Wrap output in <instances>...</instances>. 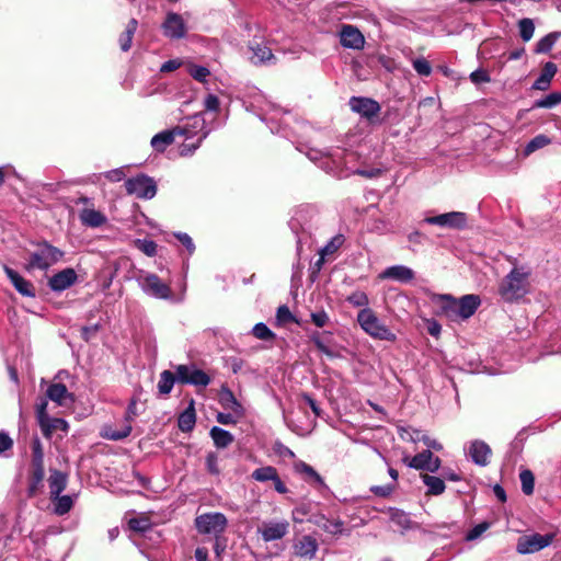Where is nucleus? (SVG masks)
<instances>
[{"instance_id": "nucleus-1", "label": "nucleus", "mask_w": 561, "mask_h": 561, "mask_svg": "<svg viewBox=\"0 0 561 561\" xmlns=\"http://www.w3.org/2000/svg\"><path fill=\"white\" fill-rule=\"evenodd\" d=\"M319 213L312 205H301L294 210L288 222L290 230L297 237V250L307 243L318 228Z\"/></svg>"}, {"instance_id": "nucleus-2", "label": "nucleus", "mask_w": 561, "mask_h": 561, "mask_svg": "<svg viewBox=\"0 0 561 561\" xmlns=\"http://www.w3.org/2000/svg\"><path fill=\"white\" fill-rule=\"evenodd\" d=\"M35 248L27 253V260L24 270L28 273L39 270L47 271L58 263L65 255L64 251L54 247L48 241L34 243Z\"/></svg>"}, {"instance_id": "nucleus-3", "label": "nucleus", "mask_w": 561, "mask_h": 561, "mask_svg": "<svg viewBox=\"0 0 561 561\" xmlns=\"http://www.w3.org/2000/svg\"><path fill=\"white\" fill-rule=\"evenodd\" d=\"M245 104V110L255 114L262 122L266 123L273 134H282L280 124L277 123V117L280 113H285L275 103L268 101L261 92H255L249 103Z\"/></svg>"}, {"instance_id": "nucleus-4", "label": "nucleus", "mask_w": 561, "mask_h": 561, "mask_svg": "<svg viewBox=\"0 0 561 561\" xmlns=\"http://www.w3.org/2000/svg\"><path fill=\"white\" fill-rule=\"evenodd\" d=\"M529 272L524 267H514L500 283L499 294L506 302H514L523 298L528 289Z\"/></svg>"}, {"instance_id": "nucleus-5", "label": "nucleus", "mask_w": 561, "mask_h": 561, "mask_svg": "<svg viewBox=\"0 0 561 561\" xmlns=\"http://www.w3.org/2000/svg\"><path fill=\"white\" fill-rule=\"evenodd\" d=\"M357 322L362 330L373 339L388 342L397 340V335L370 308H364L357 313Z\"/></svg>"}, {"instance_id": "nucleus-6", "label": "nucleus", "mask_w": 561, "mask_h": 561, "mask_svg": "<svg viewBox=\"0 0 561 561\" xmlns=\"http://www.w3.org/2000/svg\"><path fill=\"white\" fill-rule=\"evenodd\" d=\"M194 525L198 534L209 535L219 539L227 529L228 519L220 512H209L197 515Z\"/></svg>"}, {"instance_id": "nucleus-7", "label": "nucleus", "mask_w": 561, "mask_h": 561, "mask_svg": "<svg viewBox=\"0 0 561 561\" xmlns=\"http://www.w3.org/2000/svg\"><path fill=\"white\" fill-rule=\"evenodd\" d=\"M137 402L138 399L136 397L130 399L124 415L125 424L121 428L105 425L101 430V436L105 439L114 442L123 440L128 437L133 430L131 423L139 415L137 410Z\"/></svg>"}, {"instance_id": "nucleus-8", "label": "nucleus", "mask_w": 561, "mask_h": 561, "mask_svg": "<svg viewBox=\"0 0 561 561\" xmlns=\"http://www.w3.org/2000/svg\"><path fill=\"white\" fill-rule=\"evenodd\" d=\"M125 188L128 195L140 199H151L157 194L154 180L146 174H138L125 181Z\"/></svg>"}, {"instance_id": "nucleus-9", "label": "nucleus", "mask_w": 561, "mask_h": 561, "mask_svg": "<svg viewBox=\"0 0 561 561\" xmlns=\"http://www.w3.org/2000/svg\"><path fill=\"white\" fill-rule=\"evenodd\" d=\"M175 127L178 135L184 137L186 140H191L194 137L204 140L210 133V129L206 127V121L202 113L187 117L182 125Z\"/></svg>"}, {"instance_id": "nucleus-10", "label": "nucleus", "mask_w": 561, "mask_h": 561, "mask_svg": "<svg viewBox=\"0 0 561 561\" xmlns=\"http://www.w3.org/2000/svg\"><path fill=\"white\" fill-rule=\"evenodd\" d=\"M137 282L141 290L149 297L167 300L172 296L170 286L163 283L159 276L153 273L140 275Z\"/></svg>"}, {"instance_id": "nucleus-11", "label": "nucleus", "mask_w": 561, "mask_h": 561, "mask_svg": "<svg viewBox=\"0 0 561 561\" xmlns=\"http://www.w3.org/2000/svg\"><path fill=\"white\" fill-rule=\"evenodd\" d=\"M554 539V534L540 535L538 533L522 536L516 545L519 554H530L549 547Z\"/></svg>"}, {"instance_id": "nucleus-12", "label": "nucleus", "mask_w": 561, "mask_h": 561, "mask_svg": "<svg viewBox=\"0 0 561 561\" xmlns=\"http://www.w3.org/2000/svg\"><path fill=\"white\" fill-rule=\"evenodd\" d=\"M423 222L440 228L462 230L467 227L468 217L462 211H449L436 216H427L423 219Z\"/></svg>"}, {"instance_id": "nucleus-13", "label": "nucleus", "mask_w": 561, "mask_h": 561, "mask_svg": "<svg viewBox=\"0 0 561 561\" xmlns=\"http://www.w3.org/2000/svg\"><path fill=\"white\" fill-rule=\"evenodd\" d=\"M342 152L337 154L323 153L322 151L311 149L308 152V158L319 163V167L327 173L341 178L344 175L342 162L339 160Z\"/></svg>"}, {"instance_id": "nucleus-14", "label": "nucleus", "mask_w": 561, "mask_h": 561, "mask_svg": "<svg viewBox=\"0 0 561 561\" xmlns=\"http://www.w3.org/2000/svg\"><path fill=\"white\" fill-rule=\"evenodd\" d=\"M162 33L170 39H181L187 34V26L183 15L176 12H168L161 24Z\"/></svg>"}, {"instance_id": "nucleus-15", "label": "nucleus", "mask_w": 561, "mask_h": 561, "mask_svg": "<svg viewBox=\"0 0 561 561\" xmlns=\"http://www.w3.org/2000/svg\"><path fill=\"white\" fill-rule=\"evenodd\" d=\"M348 105L352 112L367 121H373L381 110L380 104L376 100L366 96H352Z\"/></svg>"}, {"instance_id": "nucleus-16", "label": "nucleus", "mask_w": 561, "mask_h": 561, "mask_svg": "<svg viewBox=\"0 0 561 561\" xmlns=\"http://www.w3.org/2000/svg\"><path fill=\"white\" fill-rule=\"evenodd\" d=\"M307 332L309 341L317 347V350L325 355L327 357L340 358L341 354L332 347V333L329 331H317V330H308L305 328Z\"/></svg>"}, {"instance_id": "nucleus-17", "label": "nucleus", "mask_w": 561, "mask_h": 561, "mask_svg": "<svg viewBox=\"0 0 561 561\" xmlns=\"http://www.w3.org/2000/svg\"><path fill=\"white\" fill-rule=\"evenodd\" d=\"M408 467L416 470H424L428 472H437L440 468L442 461L438 457L434 456L431 450H423L412 458H405Z\"/></svg>"}, {"instance_id": "nucleus-18", "label": "nucleus", "mask_w": 561, "mask_h": 561, "mask_svg": "<svg viewBox=\"0 0 561 561\" xmlns=\"http://www.w3.org/2000/svg\"><path fill=\"white\" fill-rule=\"evenodd\" d=\"M78 275L71 267L64 268L48 279L49 288L55 293H61L76 284Z\"/></svg>"}, {"instance_id": "nucleus-19", "label": "nucleus", "mask_w": 561, "mask_h": 561, "mask_svg": "<svg viewBox=\"0 0 561 561\" xmlns=\"http://www.w3.org/2000/svg\"><path fill=\"white\" fill-rule=\"evenodd\" d=\"M433 301L439 305L437 316L444 317L453 322H457L460 320L459 314L457 312V299L454 298L451 295H435L433 297Z\"/></svg>"}, {"instance_id": "nucleus-20", "label": "nucleus", "mask_w": 561, "mask_h": 561, "mask_svg": "<svg viewBox=\"0 0 561 561\" xmlns=\"http://www.w3.org/2000/svg\"><path fill=\"white\" fill-rule=\"evenodd\" d=\"M340 42L343 47L351 49H362L365 45L364 35L357 27L350 24L342 26Z\"/></svg>"}, {"instance_id": "nucleus-21", "label": "nucleus", "mask_w": 561, "mask_h": 561, "mask_svg": "<svg viewBox=\"0 0 561 561\" xmlns=\"http://www.w3.org/2000/svg\"><path fill=\"white\" fill-rule=\"evenodd\" d=\"M3 271L20 295L30 298H34L36 296L35 288L30 280L25 279L16 271L9 267L8 265L3 266Z\"/></svg>"}, {"instance_id": "nucleus-22", "label": "nucleus", "mask_w": 561, "mask_h": 561, "mask_svg": "<svg viewBox=\"0 0 561 561\" xmlns=\"http://www.w3.org/2000/svg\"><path fill=\"white\" fill-rule=\"evenodd\" d=\"M379 277L381 279H391L402 284H408L414 279L415 273L409 266L398 264L385 268L379 274Z\"/></svg>"}, {"instance_id": "nucleus-23", "label": "nucleus", "mask_w": 561, "mask_h": 561, "mask_svg": "<svg viewBox=\"0 0 561 561\" xmlns=\"http://www.w3.org/2000/svg\"><path fill=\"white\" fill-rule=\"evenodd\" d=\"M468 454L474 465L485 467L490 463L492 450L485 442L474 439L470 443Z\"/></svg>"}, {"instance_id": "nucleus-24", "label": "nucleus", "mask_w": 561, "mask_h": 561, "mask_svg": "<svg viewBox=\"0 0 561 561\" xmlns=\"http://www.w3.org/2000/svg\"><path fill=\"white\" fill-rule=\"evenodd\" d=\"M288 528L289 523L287 520L266 522L262 525L260 534L262 536V539L268 542L282 539L288 533Z\"/></svg>"}, {"instance_id": "nucleus-25", "label": "nucleus", "mask_w": 561, "mask_h": 561, "mask_svg": "<svg viewBox=\"0 0 561 561\" xmlns=\"http://www.w3.org/2000/svg\"><path fill=\"white\" fill-rule=\"evenodd\" d=\"M249 49L252 51L251 61L255 65L264 64L274 59L272 49L263 39H260L256 36L249 42Z\"/></svg>"}, {"instance_id": "nucleus-26", "label": "nucleus", "mask_w": 561, "mask_h": 561, "mask_svg": "<svg viewBox=\"0 0 561 561\" xmlns=\"http://www.w3.org/2000/svg\"><path fill=\"white\" fill-rule=\"evenodd\" d=\"M481 304L478 295H465L457 300V312L460 320H467L474 314Z\"/></svg>"}, {"instance_id": "nucleus-27", "label": "nucleus", "mask_w": 561, "mask_h": 561, "mask_svg": "<svg viewBox=\"0 0 561 561\" xmlns=\"http://www.w3.org/2000/svg\"><path fill=\"white\" fill-rule=\"evenodd\" d=\"M294 548L298 557L312 559L318 551V541L314 537L305 535L295 543Z\"/></svg>"}, {"instance_id": "nucleus-28", "label": "nucleus", "mask_w": 561, "mask_h": 561, "mask_svg": "<svg viewBox=\"0 0 561 561\" xmlns=\"http://www.w3.org/2000/svg\"><path fill=\"white\" fill-rule=\"evenodd\" d=\"M78 497L77 493L51 496L53 512L57 516H64L69 513Z\"/></svg>"}, {"instance_id": "nucleus-29", "label": "nucleus", "mask_w": 561, "mask_h": 561, "mask_svg": "<svg viewBox=\"0 0 561 561\" xmlns=\"http://www.w3.org/2000/svg\"><path fill=\"white\" fill-rule=\"evenodd\" d=\"M557 65L552 61H548L543 65L540 75L533 83V89L545 91L550 87L552 78L557 73Z\"/></svg>"}, {"instance_id": "nucleus-30", "label": "nucleus", "mask_w": 561, "mask_h": 561, "mask_svg": "<svg viewBox=\"0 0 561 561\" xmlns=\"http://www.w3.org/2000/svg\"><path fill=\"white\" fill-rule=\"evenodd\" d=\"M68 482V477L66 473L59 470H50V474L48 478V486L49 494L51 496H57L61 494V492L66 489Z\"/></svg>"}, {"instance_id": "nucleus-31", "label": "nucleus", "mask_w": 561, "mask_h": 561, "mask_svg": "<svg viewBox=\"0 0 561 561\" xmlns=\"http://www.w3.org/2000/svg\"><path fill=\"white\" fill-rule=\"evenodd\" d=\"M42 430V433L46 437H50L55 431H61L67 433L69 430V424L66 420L59 417H46L41 423H38Z\"/></svg>"}, {"instance_id": "nucleus-32", "label": "nucleus", "mask_w": 561, "mask_h": 561, "mask_svg": "<svg viewBox=\"0 0 561 561\" xmlns=\"http://www.w3.org/2000/svg\"><path fill=\"white\" fill-rule=\"evenodd\" d=\"M176 136H179L176 127L170 130H163L152 137L151 146L156 151L163 152L167 147L174 141Z\"/></svg>"}, {"instance_id": "nucleus-33", "label": "nucleus", "mask_w": 561, "mask_h": 561, "mask_svg": "<svg viewBox=\"0 0 561 561\" xmlns=\"http://www.w3.org/2000/svg\"><path fill=\"white\" fill-rule=\"evenodd\" d=\"M79 218L84 226L91 228H99L106 222V217L101 211L90 208L81 210Z\"/></svg>"}, {"instance_id": "nucleus-34", "label": "nucleus", "mask_w": 561, "mask_h": 561, "mask_svg": "<svg viewBox=\"0 0 561 561\" xmlns=\"http://www.w3.org/2000/svg\"><path fill=\"white\" fill-rule=\"evenodd\" d=\"M295 471L306 476V481L314 483L319 488H327L323 478L305 461L295 463Z\"/></svg>"}, {"instance_id": "nucleus-35", "label": "nucleus", "mask_w": 561, "mask_h": 561, "mask_svg": "<svg viewBox=\"0 0 561 561\" xmlns=\"http://www.w3.org/2000/svg\"><path fill=\"white\" fill-rule=\"evenodd\" d=\"M196 423V413L194 408V401L192 400L188 407L179 415L178 425L179 428L184 432H191Z\"/></svg>"}, {"instance_id": "nucleus-36", "label": "nucleus", "mask_w": 561, "mask_h": 561, "mask_svg": "<svg viewBox=\"0 0 561 561\" xmlns=\"http://www.w3.org/2000/svg\"><path fill=\"white\" fill-rule=\"evenodd\" d=\"M314 523L330 535H342L344 533V523L339 518L330 519L321 515Z\"/></svg>"}, {"instance_id": "nucleus-37", "label": "nucleus", "mask_w": 561, "mask_h": 561, "mask_svg": "<svg viewBox=\"0 0 561 561\" xmlns=\"http://www.w3.org/2000/svg\"><path fill=\"white\" fill-rule=\"evenodd\" d=\"M421 479L427 488V495H440L442 493H444L446 489L444 479L427 473L421 474Z\"/></svg>"}, {"instance_id": "nucleus-38", "label": "nucleus", "mask_w": 561, "mask_h": 561, "mask_svg": "<svg viewBox=\"0 0 561 561\" xmlns=\"http://www.w3.org/2000/svg\"><path fill=\"white\" fill-rule=\"evenodd\" d=\"M209 435L214 442V445L217 448H226L228 447L234 439L233 435L219 426H213L210 428Z\"/></svg>"}, {"instance_id": "nucleus-39", "label": "nucleus", "mask_w": 561, "mask_h": 561, "mask_svg": "<svg viewBox=\"0 0 561 561\" xmlns=\"http://www.w3.org/2000/svg\"><path fill=\"white\" fill-rule=\"evenodd\" d=\"M67 387L64 383H51L46 390V398L62 405L67 398H70Z\"/></svg>"}, {"instance_id": "nucleus-40", "label": "nucleus", "mask_w": 561, "mask_h": 561, "mask_svg": "<svg viewBox=\"0 0 561 561\" xmlns=\"http://www.w3.org/2000/svg\"><path fill=\"white\" fill-rule=\"evenodd\" d=\"M45 477L44 468H32L28 481L27 494L30 497L37 495L44 488L43 481Z\"/></svg>"}, {"instance_id": "nucleus-41", "label": "nucleus", "mask_w": 561, "mask_h": 561, "mask_svg": "<svg viewBox=\"0 0 561 561\" xmlns=\"http://www.w3.org/2000/svg\"><path fill=\"white\" fill-rule=\"evenodd\" d=\"M175 381H178L176 374L174 375L170 370H163L160 374V379L157 385L159 393L163 396L169 394L172 391Z\"/></svg>"}, {"instance_id": "nucleus-42", "label": "nucleus", "mask_w": 561, "mask_h": 561, "mask_svg": "<svg viewBox=\"0 0 561 561\" xmlns=\"http://www.w3.org/2000/svg\"><path fill=\"white\" fill-rule=\"evenodd\" d=\"M138 22L136 19H131L127 26L125 32L119 36V46L123 51H128L131 47L133 37L137 30Z\"/></svg>"}, {"instance_id": "nucleus-43", "label": "nucleus", "mask_w": 561, "mask_h": 561, "mask_svg": "<svg viewBox=\"0 0 561 561\" xmlns=\"http://www.w3.org/2000/svg\"><path fill=\"white\" fill-rule=\"evenodd\" d=\"M185 385H193L197 387H207L210 383V377L202 369L194 366L191 378L182 376Z\"/></svg>"}, {"instance_id": "nucleus-44", "label": "nucleus", "mask_w": 561, "mask_h": 561, "mask_svg": "<svg viewBox=\"0 0 561 561\" xmlns=\"http://www.w3.org/2000/svg\"><path fill=\"white\" fill-rule=\"evenodd\" d=\"M559 37H560V33H557V32L547 34L546 36H543L542 38H540L537 42L536 47H535V53L536 54L549 53L553 48V46L557 43Z\"/></svg>"}, {"instance_id": "nucleus-45", "label": "nucleus", "mask_w": 561, "mask_h": 561, "mask_svg": "<svg viewBox=\"0 0 561 561\" xmlns=\"http://www.w3.org/2000/svg\"><path fill=\"white\" fill-rule=\"evenodd\" d=\"M288 322H294L304 329L306 328L304 323L291 313L286 305L279 306L276 310V324L284 325Z\"/></svg>"}, {"instance_id": "nucleus-46", "label": "nucleus", "mask_w": 561, "mask_h": 561, "mask_svg": "<svg viewBox=\"0 0 561 561\" xmlns=\"http://www.w3.org/2000/svg\"><path fill=\"white\" fill-rule=\"evenodd\" d=\"M390 520L402 530L410 529L412 525L409 514L398 508L391 510Z\"/></svg>"}, {"instance_id": "nucleus-47", "label": "nucleus", "mask_w": 561, "mask_h": 561, "mask_svg": "<svg viewBox=\"0 0 561 561\" xmlns=\"http://www.w3.org/2000/svg\"><path fill=\"white\" fill-rule=\"evenodd\" d=\"M277 469L273 466H264L255 469L251 473V478L257 482L273 481L276 478Z\"/></svg>"}, {"instance_id": "nucleus-48", "label": "nucleus", "mask_w": 561, "mask_h": 561, "mask_svg": "<svg viewBox=\"0 0 561 561\" xmlns=\"http://www.w3.org/2000/svg\"><path fill=\"white\" fill-rule=\"evenodd\" d=\"M551 142L550 138L546 135L539 134L530 139L524 148V156H530L535 151L546 147Z\"/></svg>"}, {"instance_id": "nucleus-49", "label": "nucleus", "mask_w": 561, "mask_h": 561, "mask_svg": "<svg viewBox=\"0 0 561 561\" xmlns=\"http://www.w3.org/2000/svg\"><path fill=\"white\" fill-rule=\"evenodd\" d=\"M522 491L526 495H531L535 489V476L529 469H523L519 473Z\"/></svg>"}, {"instance_id": "nucleus-50", "label": "nucleus", "mask_w": 561, "mask_h": 561, "mask_svg": "<svg viewBox=\"0 0 561 561\" xmlns=\"http://www.w3.org/2000/svg\"><path fill=\"white\" fill-rule=\"evenodd\" d=\"M32 468H44V451L38 437L32 442Z\"/></svg>"}, {"instance_id": "nucleus-51", "label": "nucleus", "mask_w": 561, "mask_h": 561, "mask_svg": "<svg viewBox=\"0 0 561 561\" xmlns=\"http://www.w3.org/2000/svg\"><path fill=\"white\" fill-rule=\"evenodd\" d=\"M561 103V93L552 92L543 98L537 100L534 107L537 108H552Z\"/></svg>"}, {"instance_id": "nucleus-52", "label": "nucleus", "mask_w": 561, "mask_h": 561, "mask_svg": "<svg viewBox=\"0 0 561 561\" xmlns=\"http://www.w3.org/2000/svg\"><path fill=\"white\" fill-rule=\"evenodd\" d=\"M519 36L524 42H529L535 32V24L531 19L524 18L518 22Z\"/></svg>"}, {"instance_id": "nucleus-53", "label": "nucleus", "mask_w": 561, "mask_h": 561, "mask_svg": "<svg viewBox=\"0 0 561 561\" xmlns=\"http://www.w3.org/2000/svg\"><path fill=\"white\" fill-rule=\"evenodd\" d=\"M414 434H415V436H411V439L413 442H423L427 447L426 450L439 451L443 449V445L439 442L422 434L421 431H414Z\"/></svg>"}, {"instance_id": "nucleus-54", "label": "nucleus", "mask_w": 561, "mask_h": 561, "mask_svg": "<svg viewBox=\"0 0 561 561\" xmlns=\"http://www.w3.org/2000/svg\"><path fill=\"white\" fill-rule=\"evenodd\" d=\"M252 334L262 341H271L275 339V333L263 322H259L252 328Z\"/></svg>"}, {"instance_id": "nucleus-55", "label": "nucleus", "mask_w": 561, "mask_h": 561, "mask_svg": "<svg viewBox=\"0 0 561 561\" xmlns=\"http://www.w3.org/2000/svg\"><path fill=\"white\" fill-rule=\"evenodd\" d=\"M135 245L138 250L147 256H154L157 254V243L149 239H137Z\"/></svg>"}, {"instance_id": "nucleus-56", "label": "nucleus", "mask_w": 561, "mask_h": 561, "mask_svg": "<svg viewBox=\"0 0 561 561\" xmlns=\"http://www.w3.org/2000/svg\"><path fill=\"white\" fill-rule=\"evenodd\" d=\"M221 403L225 408L231 409L233 411H239L241 409V404L236 399L234 394L229 389H224L221 392Z\"/></svg>"}, {"instance_id": "nucleus-57", "label": "nucleus", "mask_w": 561, "mask_h": 561, "mask_svg": "<svg viewBox=\"0 0 561 561\" xmlns=\"http://www.w3.org/2000/svg\"><path fill=\"white\" fill-rule=\"evenodd\" d=\"M188 73L196 81L205 82L207 80V78L209 77L210 71L208 68H206L204 66L192 65L188 68Z\"/></svg>"}, {"instance_id": "nucleus-58", "label": "nucleus", "mask_w": 561, "mask_h": 561, "mask_svg": "<svg viewBox=\"0 0 561 561\" xmlns=\"http://www.w3.org/2000/svg\"><path fill=\"white\" fill-rule=\"evenodd\" d=\"M413 69L420 76L427 77L432 73L431 64L423 57L416 58L412 61Z\"/></svg>"}, {"instance_id": "nucleus-59", "label": "nucleus", "mask_w": 561, "mask_h": 561, "mask_svg": "<svg viewBox=\"0 0 561 561\" xmlns=\"http://www.w3.org/2000/svg\"><path fill=\"white\" fill-rule=\"evenodd\" d=\"M203 140L196 139L195 141L186 140L184 138V142L180 145L179 152L182 157L191 156L195 152L197 148L202 145Z\"/></svg>"}, {"instance_id": "nucleus-60", "label": "nucleus", "mask_w": 561, "mask_h": 561, "mask_svg": "<svg viewBox=\"0 0 561 561\" xmlns=\"http://www.w3.org/2000/svg\"><path fill=\"white\" fill-rule=\"evenodd\" d=\"M347 301L355 307H365V308H368L367 306L369 304L367 295L360 290H357V291H354L353 294H351L347 297Z\"/></svg>"}, {"instance_id": "nucleus-61", "label": "nucleus", "mask_w": 561, "mask_h": 561, "mask_svg": "<svg viewBox=\"0 0 561 561\" xmlns=\"http://www.w3.org/2000/svg\"><path fill=\"white\" fill-rule=\"evenodd\" d=\"M344 242V238L343 236H335L333 237L330 242L324 245L321 251H320V254L322 255H329V254H332L334 253Z\"/></svg>"}, {"instance_id": "nucleus-62", "label": "nucleus", "mask_w": 561, "mask_h": 561, "mask_svg": "<svg viewBox=\"0 0 561 561\" xmlns=\"http://www.w3.org/2000/svg\"><path fill=\"white\" fill-rule=\"evenodd\" d=\"M310 318L317 328H324L330 322V317L323 309L311 312Z\"/></svg>"}, {"instance_id": "nucleus-63", "label": "nucleus", "mask_w": 561, "mask_h": 561, "mask_svg": "<svg viewBox=\"0 0 561 561\" xmlns=\"http://www.w3.org/2000/svg\"><path fill=\"white\" fill-rule=\"evenodd\" d=\"M128 526L134 531L145 533L150 528V522L148 518H130Z\"/></svg>"}, {"instance_id": "nucleus-64", "label": "nucleus", "mask_w": 561, "mask_h": 561, "mask_svg": "<svg viewBox=\"0 0 561 561\" xmlns=\"http://www.w3.org/2000/svg\"><path fill=\"white\" fill-rule=\"evenodd\" d=\"M490 527L488 522L480 523L472 527L466 535V540L472 541L478 539L484 531H486Z\"/></svg>"}]
</instances>
